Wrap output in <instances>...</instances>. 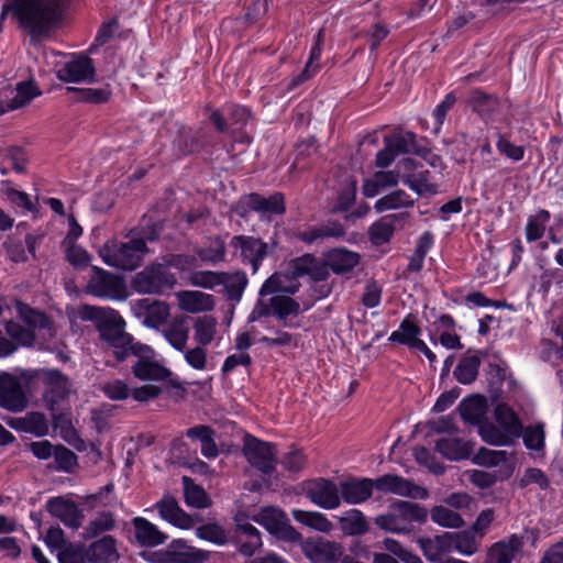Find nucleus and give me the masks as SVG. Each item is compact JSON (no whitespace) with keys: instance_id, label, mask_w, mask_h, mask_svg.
<instances>
[{"instance_id":"f257e3e1","label":"nucleus","mask_w":563,"mask_h":563,"mask_svg":"<svg viewBox=\"0 0 563 563\" xmlns=\"http://www.w3.org/2000/svg\"><path fill=\"white\" fill-rule=\"evenodd\" d=\"M78 316L95 324L100 340L112 350L117 361H124L131 353L147 351V345L134 342L133 336L125 331V321L117 310L84 305L79 307Z\"/></svg>"},{"instance_id":"f03ea898","label":"nucleus","mask_w":563,"mask_h":563,"mask_svg":"<svg viewBox=\"0 0 563 563\" xmlns=\"http://www.w3.org/2000/svg\"><path fill=\"white\" fill-rule=\"evenodd\" d=\"M67 0H13L3 7L1 19L12 11L21 25L30 29L33 36H41L59 20Z\"/></svg>"},{"instance_id":"7ed1b4c3","label":"nucleus","mask_w":563,"mask_h":563,"mask_svg":"<svg viewBox=\"0 0 563 563\" xmlns=\"http://www.w3.org/2000/svg\"><path fill=\"white\" fill-rule=\"evenodd\" d=\"M427 517L424 507L416 503L398 500L389 506L386 514L376 517L375 523L380 529L393 533H409L415 522H424Z\"/></svg>"},{"instance_id":"20e7f679","label":"nucleus","mask_w":563,"mask_h":563,"mask_svg":"<svg viewBox=\"0 0 563 563\" xmlns=\"http://www.w3.org/2000/svg\"><path fill=\"white\" fill-rule=\"evenodd\" d=\"M147 252L143 239H132L125 243L108 242L99 250V255L109 266L132 271L140 266Z\"/></svg>"},{"instance_id":"39448f33","label":"nucleus","mask_w":563,"mask_h":563,"mask_svg":"<svg viewBox=\"0 0 563 563\" xmlns=\"http://www.w3.org/2000/svg\"><path fill=\"white\" fill-rule=\"evenodd\" d=\"M176 276L164 264H151L132 279V288L139 294L159 295L176 285Z\"/></svg>"},{"instance_id":"423d86ee","label":"nucleus","mask_w":563,"mask_h":563,"mask_svg":"<svg viewBox=\"0 0 563 563\" xmlns=\"http://www.w3.org/2000/svg\"><path fill=\"white\" fill-rule=\"evenodd\" d=\"M243 454L253 467L266 475H271L277 464L276 445L250 434L244 437Z\"/></svg>"},{"instance_id":"0eeeda50","label":"nucleus","mask_w":563,"mask_h":563,"mask_svg":"<svg viewBox=\"0 0 563 563\" xmlns=\"http://www.w3.org/2000/svg\"><path fill=\"white\" fill-rule=\"evenodd\" d=\"M91 273L86 287L88 294L115 300H124L126 298V287L121 277L98 266H93Z\"/></svg>"},{"instance_id":"6e6552de","label":"nucleus","mask_w":563,"mask_h":563,"mask_svg":"<svg viewBox=\"0 0 563 563\" xmlns=\"http://www.w3.org/2000/svg\"><path fill=\"white\" fill-rule=\"evenodd\" d=\"M253 520L279 539L298 541L301 538V534L289 523L286 514L277 507H263L253 516Z\"/></svg>"},{"instance_id":"1a4fd4ad","label":"nucleus","mask_w":563,"mask_h":563,"mask_svg":"<svg viewBox=\"0 0 563 563\" xmlns=\"http://www.w3.org/2000/svg\"><path fill=\"white\" fill-rule=\"evenodd\" d=\"M154 554H143V558L152 563H205L210 553L189 545L181 539L173 540L163 558L154 559Z\"/></svg>"},{"instance_id":"9d476101","label":"nucleus","mask_w":563,"mask_h":563,"mask_svg":"<svg viewBox=\"0 0 563 563\" xmlns=\"http://www.w3.org/2000/svg\"><path fill=\"white\" fill-rule=\"evenodd\" d=\"M31 378L43 384L44 399L52 409L54 404L65 399L69 394V379L58 369H38L34 372Z\"/></svg>"},{"instance_id":"9b49d317","label":"nucleus","mask_w":563,"mask_h":563,"mask_svg":"<svg viewBox=\"0 0 563 563\" xmlns=\"http://www.w3.org/2000/svg\"><path fill=\"white\" fill-rule=\"evenodd\" d=\"M131 306L134 316L142 319V324L152 329L165 324L170 314L169 305L162 300L144 298L132 301Z\"/></svg>"},{"instance_id":"f8f14e48","label":"nucleus","mask_w":563,"mask_h":563,"mask_svg":"<svg viewBox=\"0 0 563 563\" xmlns=\"http://www.w3.org/2000/svg\"><path fill=\"white\" fill-rule=\"evenodd\" d=\"M233 254L243 263H250L253 273L258 271L261 262L267 255V244L254 236L235 235L230 241Z\"/></svg>"},{"instance_id":"ddd939ff","label":"nucleus","mask_w":563,"mask_h":563,"mask_svg":"<svg viewBox=\"0 0 563 563\" xmlns=\"http://www.w3.org/2000/svg\"><path fill=\"white\" fill-rule=\"evenodd\" d=\"M29 400L20 380L7 373H0V407L11 411L21 412L27 407Z\"/></svg>"},{"instance_id":"4468645a","label":"nucleus","mask_w":563,"mask_h":563,"mask_svg":"<svg viewBox=\"0 0 563 563\" xmlns=\"http://www.w3.org/2000/svg\"><path fill=\"white\" fill-rule=\"evenodd\" d=\"M375 488L383 493L395 494L413 499H426L428 490L412 481L398 475L386 474L375 479Z\"/></svg>"},{"instance_id":"2eb2a0df","label":"nucleus","mask_w":563,"mask_h":563,"mask_svg":"<svg viewBox=\"0 0 563 563\" xmlns=\"http://www.w3.org/2000/svg\"><path fill=\"white\" fill-rule=\"evenodd\" d=\"M340 490L336 485L325 478H317L306 484L307 497L323 509H335L340 506Z\"/></svg>"},{"instance_id":"dca6fc26","label":"nucleus","mask_w":563,"mask_h":563,"mask_svg":"<svg viewBox=\"0 0 563 563\" xmlns=\"http://www.w3.org/2000/svg\"><path fill=\"white\" fill-rule=\"evenodd\" d=\"M305 555L313 563H335L342 555L340 544L322 538H309L301 543Z\"/></svg>"},{"instance_id":"f3484780","label":"nucleus","mask_w":563,"mask_h":563,"mask_svg":"<svg viewBox=\"0 0 563 563\" xmlns=\"http://www.w3.org/2000/svg\"><path fill=\"white\" fill-rule=\"evenodd\" d=\"M46 510L66 527L78 529L84 521V512L76 503L65 497H53L46 503Z\"/></svg>"},{"instance_id":"a211bd4d","label":"nucleus","mask_w":563,"mask_h":563,"mask_svg":"<svg viewBox=\"0 0 563 563\" xmlns=\"http://www.w3.org/2000/svg\"><path fill=\"white\" fill-rule=\"evenodd\" d=\"M153 353L152 349L147 346V351L142 353H131V355L137 356V361L132 366V373L141 380H155L161 382L167 379L172 372L158 362L151 358Z\"/></svg>"},{"instance_id":"6ab92c4d","label":"nucleus","mask_w":563,"mask_h":563,"mask_svg":"<svg viewBox=\"0 0 563 563\" xmlns=\"http://www.w3.org/2000/svg\"><path fill=\"white\" fill-rule=\"evenodd\" d=\"M93 77L95 67L91 58L87 56H76L57 70V78L65 82L87 81Z\"/></svg>"},{"instance_id":"aec40b11","label":"nucleus","mask_w":563,"mask_h":563,"mask_svg":"<svg viewBox=\"0 0 563 563\" xmlns=\"http://www.w3.org/2000/svg\"><path fill=\"white\" fill-rule=\"evenodd\" d=\"M235 542L239 552L245 556H251L262 545L260 531L250 522L241 517L235 518Z\"/></svg>"},{"instance_id":"412c9836","label":"nucleus","mask_w":563,"mask_h":563,"mask_svg":"<svg viewBox=\"0 0 563 563\" xmlns=\"http://www.w3.org/2000/svg\"><path fill=\"white\" fill-rule=\"evenodd\" d=\"M176 297L179 308L189 313L211 311L216 305L213 295L199 290H181Z\"/></svg>"},{"instance_id":"4be33fe9","label":"nucleus","mask_w":563,"mask_h":563,"mask_svg":"<svg viewBox=\"0 0 563 563\" xmlns=\"http://www.w3.org/2000/svg\"><path fill=\"white\" fill-rule=\"evenodd\" d=\"M155 507L164 520L178 528L189 529L195 525V520L179 507L172 496H164Z\"/></svg>"},{"instance_id":"5701e85b","label":"nucleus","mask_w":563,"mask_h":563,"mask_svg":"<svg viewBox=\"0 0 563 563\" xmlns=\"http://www.w3.org/2000/svg\"><path fill=\"white\" fill-rule=\"evenodd\" d=\"M87 558L90 563H113L119 561L120 553L117 547V539L108 534L93 541L87 549Z\"/></svg>"},{"instance_id":"b1692460","label":"nucleus","mask_w":563,"mask_h":563,"mask_svg":"<svg viewBox=\"0 0 563 563\" xmlns=\"http://www.w3.org/2000/svg\"><path fill=\"white\" fill-rule=\"evenodd\" d=\"M247 206L263 217L280 216L286 211L285 198L280 192H275L268 197L252 194L249 196Z\"/></svg>"},{"instance_id":"393cba45","label":"nucleus","mask_w":563,"mask_h":563,"mask_svg":"<svg viewBox=\"0 0 563 563\" xmlns=\"http://www.w3.org/2000/svg\"><path fill=\"white\" fill-rule=\"evenodd\" d=\"M132 525L136 542L142 547H157L165 543L167 540V536L165 533L143 517H134L132 519Z\"/></svg>"},{"instance_id":"a878e982","label":"nucleus","mask_w":563,"mask_h":563,"mask_svg":"<svg viewBox=\"0 0 563 563\" xmlns=\"http://www.w3.org/2000/svg\"><path fill=\"white\" fill-rule=\"evenodd\" d=\"M375 487V481L369 478L352 479L341 484V495L347 504H360L367 500Z\"/></svg>"},{"instance_id":"bb28decb","label":"nucleus","mask_w":563,"mask_h":563,"mask_svg":"<svg viewBox=\"0 0 563 563\" xmlns=\"http://www.w3.org/2000/svg\"><path fill=\"white\" fill-rule=\"evenodd\" d=\"M522 544V537L517 534L495 543L488 551L486 563H511Z\"/></svg>"},{"instance_id":"cd10ccee","label":"nucleus","mask_w":563,"mask_h":563,"mask_svg":"<svg viewBox=\"0 0 563 563\" xmlns=\"http://www.w3.org/2000/svg\"><path fill=\"white\" fill-rule=\"evenodd\" d=\"M162 335L176 350L185 351L189 339V327L185 317H176L162 330Z\"/></svg>"},{"instance_id":"c85d7f7f","label":"nucleus","mask_w":563,"mask_h":563,"mask_svg":"<svg viewBox=\"0 0 563 563\" xmlns=\"http://www.w3.org/2000/svg\"><path fill=\"white\" fill-rule=\"evenodd\" d=\"M419 544L426 558L434 563L443 561L442 555L452 550L450 532L434 536L433 538L420 539Z\"/></svg>"},{"instance_id":"c756f323","label":"nucleus","mask_w":563,"mask_h":563,"mask_svg":"<svg viewBox=\"0 0 563 563\" xmlns=\"http://www.w3.org/2000/svg\"><path fill=\"white\" fill-rule=\"evenodd\" d=\"M494 417L498 426L515 441L520 438L523 424L511 407L507 404L497 405L494 410Z\"/></svg>"},{"instance_id":"7c9ffc66","label":"nucleus","mask_w":563,"mask_h":563,"mask_svg":"<svg viewBox=\"0 0 563 563\" xmlns=\"http://www.w3.org/2000/svg\"><path fill=\"white\" fill-rule=\"evenodd\" d=\"M435 449L441 455L451 461L468 459L473 450L470 442L459 438L439 439Z\"/></svg>"},{"instance_id":"2f4dec72","label":"nucleus","mask_w":563,"mask_h":563,"mask_svg":"<svg viewBox=\"0 0 563 563\" xmlns=\"http://www.w3.org/2000/svg\"><path fill=\"white\" fill-rule=\"evenodd\" d=\"M344 235L343 227L338 222H328L317 227H310L305 231H299L296 236L308 244L319 240L341 238Z\"/></svg>"},{"instance_id":"473e14b6","label":"nucleus","mask_w":563,"mask_h":563,"mask_svg":"<svg viewBox=\"0 0 563 563\" xmlns=\"http://www.w3.org/2000/svg\"><path fill=\"white\" fill-rule=\"evenodd\" d=\"M221 280L227 298L239 302L249 283L246 274L243 271L221 272Z\"/></svg>"},{"instance_id":"72a5a7b5","label":"nucleus","mask_w":563,"mask_h":563,"mask_svg":"<svg viewBox=\"0 0 563 563\" xmlns=\"http://www.w3.org/2000/svg\"><path fill=\"white\" fill-rule=\"evenodd\" d=\"M459 411L464 421L479 427L487 412L486 399L478 395L466 398L460 404Z\"/></svg>"},{"instance_id":"f704fd0d","label":"nucleus","mask_w":563,"mask_h":563,"mask_svg":"<svg viewBox=\"0 0 563 563\" xmlns=\"http://www.w3.org/2000/svg\"><path fill=\"white\" fill-rule=\"evenodd\" d=\"M8 424L18 430L43 437L48 432L45 416L40 412H30L23 418L10 419Z\"/></svg>"},{"instance_id":"c9c22d12","label":"nucleus","mask_w":563,"mask_h":563,"mask_svg":"<svg viewBox=\"0 0 563 563\" xmlns=\"http://www.w3.org/2000/svg\"><path fill=\"white\" fill-rule=\"evenodd\" d=\"M325 258L328 265L335 274H344L352 271L360 261L357 253L345 249L332 250L327 254Z\"/></svg>"},{"instance_id":"e433bc0d","label":"nucleus","mask_w":563,"mask_h":563,"mask_svg":"<svg viewBox=\"0 0 563 563\" xmlns=\"http://www.w3.org/2000/svg\"><path fill=\"white\" fill-rule=\"evenodd\" d=\"M218 320L210 314L199 316L194 319V340L197 344L207 346L217 334Z\"/></svg>"},{"instance_id":"4c0bfd02","label":"nucleus","mask_w":563,"mask_h":563,"mask_svg":"<svg viewBox=\"0 0 563 563\" xmlns=\"http://www.w3.org/2000/svg\"><path fill=\"white\" fill-rule=\"evenodd\" d=\"M481 363L479 355L477 353L471 354L468 351L466 355L460 360L453 375L459 383L464 385L471 384L477 378Z\"/></svg>"},{"instance_id":"58836bf2","label":"nucleus","mask_w":563,"mask_h":563,"mask_svg":"<svg viewBox=\"0 0 563 563\" xmlns=\"http://www.w3.org/2000/svg\"><path fill=\"white\" fill-rule=\"evenodd\" d=\"M323 42H324L323 29H320L316 36L314 45L312 46V48L310 51V55L306 63V66L302 69V71L294 80V82H292L294 86L308 80L309 78H311L313 75H316L318 73V70L320 69L319 59L321 56Z\"/></svg>"},{"instance_id":"ea45409f","label":"nucleus","mask_w":563,"mask_h":563,"mask_svg":"<svg viewBox=\"0 0 563 563\" xmlns=\"http://www.w3.org/2000/svg\"><path fill=\"white\" fill-rule=\"evenodd\" d=\"M291 514L297 522L319 532L329 533L333 530V523L321 512L294 509Z\"/></svg>"},{"instance_id":"a19ab883","label":"nucleus","mask_w":563,"mask_h":563,"mask_svg":"<svg viewBox=\"0 0 563 563\" xmlns=\"http://www.w3.org/2000/svg\"><path fill=\"white\" fill-rule=\"evenodd\" d=\"M300 284L296 279H289L287 275L274 274L262 285L260 296L264 297L275 292L295 294Z\"/></svg>"},{"instance_id":"79ce46f5","label":"nucleus","mask_w":563,"mask_h":563,"mask_svg":"<svg viewBox=\"0 0 563 563\" xmlns=\"http://www.w3.org/2000/svg\"><path fill=\"white\" fill-rule=\"evenodd\" d=\"M114 528L115 518L113 514L111 511H101L88 521L84 529L82 538L86 540L93 539Z\"/></svg>"},{"instance_id":"37998d69","label":"nucleus","mask_w":563,"mask_h":563,"mask_svg":"<svg viewBox=\"0 0 563 563\" xmlns=\"http://www.w3.org/2000/svg\"><path fill=\"white\" fill-rule=\"evenodd\" d=\"M420 333V328L413 322L411 317H407L401 321L399 329L391 332L388 340L390 342L407 345L409 349H413L416 346V342L421 341L419 339Z\"/></svg>"},{"instance_id":"c03bdc74","label":"nucleus","mask_w":563,"mask_h":563,"mask_svg":"<svg viewBox=\"0 0 563 563\" xmlns=\"http://www.w3.org/2000/svg\"><path fill=\"white\" fill-rule=\"evenodd\" d=\"M522 438L523 444L527 450L536 453H544L545 448V428L544 423L536 422L527 427L522 426Z\"/></svg>"},{"instance_id":"a18cd8bd","label":"nucleus","mask_w":563,"mask_h":563,"mask_svg":"<svg viewBox=\"0 0 563 563\" xmlns=\"http://www.w3.org/2000/svg\"><path fill=\"white\" fill-rule=\"evenodd\" d=\"M399 174L394 170L376 172L373 177L363 185V192L366 197H374L383 189L398 184Z\"/></svg>"},{"instance_id":"49530a36","label":"nucleus","mask_w":563,"mask_h":563,"mask_svg":"<svg viewBox=\"0 0 563 563\" xmlns=\"http://www.w3.org/2000/svg\"><path fill=\"white\" fill-rule=\"evenodd\" d=\"M196 255L201 262L217 265L225 261V243L220 236L209 240L208 245L195 250Z\"/></svg>"},{"instance_id":"de8ad7c7","label":"nucleus","mask_w":563,"mask_h":563,"mask_svg":"<svg viewBox=\"0 0 563 563\" xmlns=\"http://www.w3.org/2000/svg\"><path fill=\"white\" fill-rule=\"evenodd\" d=\"M450 534L452 549L456 550L459 553L471 556L478 552L479 542L477 534L471 529L460 532H450Z\"/></svg>"},{"instance_id":"09e8293b","label":"nucleus","mask_w":563,"mask_h":563,"mask_svg":"<svg viewBox=\"0 0 563 563\" xmlns=\"http://www.w3.org/2000/svg\"><path fill=\"white\" fill-rule=\"evenodd\" d=\"M40 95L41 90L34 80L20 81L15 85V96L11 99L8 108L11 110L23 108Z\"/></svg>"},{"instance_id":"8fccbe9b","label":"nucleus","mask_w":563,"mask_h":563,"mask_svg":"<svg viewBox=\"0 0 563 563\" xmlns=\"http://www.w3.org/2000/svg\"><path fill=\"white\" fill-rule=\"evenodd\" d=\"M385 143L398 156L400 154L418 153L416 135L411 132H400L385 137Z\"/></svg>"},{"instance_id":"3c124183","label":"nucleus","mask_w":563,"mask_h":563,"mask_svg":"<svg viewBox=\"0 0 563 563\" xmlns=\"http://www.w3.org/2000/svg\"><path fill=\"white\" fill-rule=\"evenodd\" d=\"M413 203L415 200L408 194L398 189L378 199L375 203V209L382 213L388 210L409 208Z\"/></svg>"},{"instance_id":"603ef678","label":"nucleus","mask_w":563,"mask_h":563,"mask_svg":"<svg viewBox=\"0 0 563 563\" xmlns=\"http://www.w3.org/2000/svg\"><path fill=\"white\" fill-rule=\"evenodd\" d=\"M478 432L482 439L492 445H511L515 442L505 430L492 422H483L478 427Z\"/></svg>"},{"instance_id":"864d4df0","label":"nucleus","mask_w":563,"mask_h":563,"mask_svg":"<svg viewBox=\"0 0 563 563\" xmlns=\"http://www.w3.org/2000/svg\"><path fill=\"white\" fill-rule=\"evenodd\" d=\"M271 305L274 310V314L287 325V318L289 316H298L300 311L299 303L288 296H274L271 299Z\"/></svg>"},{"instance_id":"5fc2aeb1","label":"nucleus","mask_w":563,"mask_h":563,"mask_svg":"<svg viewBox=\"0 0 563 563\" xmlns=\"http://www.w3.org/2000/svg\"><path fill=\"white\" fill-rule=\"evenodd\" d=\"M431 520L439 526L456 529L464 525L463 518L452 509L444 506H435L431 509Z\"/></svg>"},{"instance_id":"6e6d98bb","label":"nucleus","mask_w":563,"mask_h":563,"mask_svg":"<svg viewBox=\"0 0 563 563\" xmlns=\"http://www.w3.org/2000/svg\"><path fill=\"white\" fill-rule=\"evenodd\" d=\"M183 481L185 501L188 506L199 509L210 506V499L202 487L195 485L188 477H184Z\"/></svg>"},{"instance_id":"4d7b16f0","label":"nucleus","mask_w":563,"mask_h":563,"mask_svg":"<svg viewBox=\"0 0 563 563\" xmlns=\"http://www.w3.org/2000/svg\"><path fill=\"white\" fill-rule=\"evenodd\" d=\"M402 183L412 189L417 195L422 196L426 194L434 195L438 188L429 179V172H421L413 175L402 177Z\"/></svg>"},{"instance_id":"13d9d810","label":"nucleus","mask_w":563,"mask_h":563,"mask_svg":"<svg viewBox=\"0 0 563 563\" xmlns=\"http://www.w3.org/2000/svg\"><path fill=\"white\" fill-rule=\"evenodd\" d=\"M468 103L474 111L484 118L490 115L498 107V101L495 97L478 90L471 93Z\"/></svg>"},{"instance_id":"bf43d9fd","label":"nucleus","mask_w":563,"mask_h":563,"mask_svg":"<svg viewBox=\"0 0 563 563\" xmlns=\"http://www.w3.org/2000/svg\"><path fill=\"white\" fill-rule=\"evenodd\" d=\"M190 285L205 289H214L221 285V272L196 271L189 275Z\"/></svg>"},{"instance_id":"052dcab7","label":"nucleus","mask_w":563,"mask_h":563,"mask_svg":"<svg viewBox=\"0 0 563 563\" xmlns=\"http://www.w3.org/2000/svg\"><path fill=\"white\" fill-rule=\"evenodd\" d=\"M68 91L78 93V100L89 103H103L110 99L111 91L108 88H67Z\"/></svg>"},{"instance_id":"680f3d73","label":"nucleus","mask_w":563,"mask_h":563,"mask_svg":"<svg viewBox=\"0 0 563 563\" xmlns=\"http://www.w3.org/2000/svg\"><path fill=\"white\" fill-rule=\"evenodd\" d=\"M394 231L395 229L390 224V220L383 217L380 220L371 225V241L376 245L385 244L391 239Z\"/></svg>"},{"instance_id":"e2e57ef3","label":"nucleus","mask_w":563,"mask_h":563,"mask_svg":"<svg viewBox=\"0 0 563 563\" xmlns=\"http://www.w3.org/2000/svg\"><path fill=\"white\" fill-rule=\"evenodd\" d=\"M20 314L23 321L26 323L27 328L38 330H51L52 322L42 312L31 309L27 306H24L20 309Z\"/></svg>"},{"instance_id":"0e129e2a","label":"nucleus","mask_w":563,"mask_h":563,"mask_svg":"<svg viewBox=\"0 0 563 563\" xmlns=\"http://www.w3.org/2000/svg\"><path fill=\"white\" fill-rule=\"evenodd\" d=\"M342 528L350 534H361L366 531L367 525L360 510L352 509L340 519Z\"/></svg>"},{"instance_id":"69168bd1","label":"nucleus","mask_w":563,"mask_h":563,"mask_svg":"<svg viewBox=\"0 0 563 563\" xmlns=\"http://www.w3.org/2000/svg\"><path fill=\"white\" fill-rule=\"evenodd\" d=\"M186 363L196 371H205L207 368L208 358L207 350L203 345L197 344L191 349H185L181 351Z\"/></svg>"},{"instance_id":"338daca9","label":"nucleus","mask_w":563,"mask_h":563,"mask_svg":"<svg viewBox=\"0 0 563 563\" xmlns=\"http://www.w3.org/2000/svg\"><path fill=\"white\" fill-rule=\"evenodd\" d=\"M5 329L10 338L18 344L31 346L35 340L34 331L19 323L8 322Z\"/></svg>"},{"instance_id":"774afa93","label":"nucleus","mask_w":563,"mask_h":563,"mask_svg":"<svg viewBox=\"0 0 563 563\" xmlns=\"http://www.w3.org/2000/svg\"><path fill=\"white\" fill-rule=\"evenodd\" d=\"M59 563H90L81 545L68 543L57 553Z\"/></svg>"}]
</instances>
